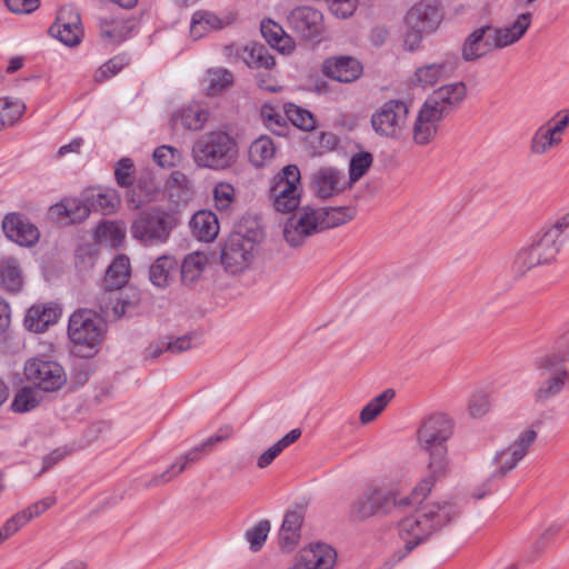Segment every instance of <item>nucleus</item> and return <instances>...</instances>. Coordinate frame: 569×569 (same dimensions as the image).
Segmentation results:
<instances>
[{
	"instance_id": "obj_28",
	"label": "nucleus",
	"mask_w": 569,
	"mask_h": 569,
	"mask_svg": "<svg viewBox=\"0 0 569 569\" xmlns=\"http://www.w3.org/2000/svg\"><path fill=\"white\" fill-rule=\"evenodd\" d=\"M562 244L563 240H557L553 233H547L545 230L529 243L542 266H549L556 261Z\"/></svg>"
},
{
	"instance_id": "obj_6",
	"label": "nucleus",
	"mask_w": 569,
	"mask_h": 569,
	"mask_svg": "<svg viewBox=\"0 0 569 569\" xmlns=\"http://www.w3.org/2000/svg\"><path fill=\"white\" fill-rule=\"evenodd\" d=\"M174 226L173 218L160 209L142 211L131 224V234L144 246L163 243Z\"/></svg>"
},
{
	"instance_id": "obj_22",
	"label": "nucleus",
	"mask_w": 569,
	"mask_h": 569,
	"mask_svg": "<svg viewBox=\"0 0 569 569\" xmlns=\"http://www.w3.org/2000/svg\"><path fill=\"white\" fill-rule=\"evenodd\" d=\"M336 561V550L329 545L318 542L302 548L295 565L300 569H332Z\"/></svg>"
},
{
	"instance_id": "obj_3",
	"label": "nucleus",
	"mask_w": 569,
	"mask_h": 569,
	"mask_svg": "<svg viewBox=\"0 0 569 569\" xmlns=\"http://www.w3.org/2000/svg\"><path fill=\"white\" fill-rule=\"evenodd\" d=\"M191 156L199 168L224 171L234 166L239 157L236 139L223 130L200 136L192 146Z\"/></svg>"
},
{
	"instance_id": "obj_60",
	"label": "nucleus",
	"mask_w": 569,
	"mask_h": 569,
	"mask_svg": "<svg viewBox=\"0 0 569 569\" xmlns=\"http://www.w3.org/2000/svg\"><path fill=\"white\" fill-rule=\"evenodd\" d=\"M154 161L162 168L176 166L182 159L181 152L171 146H160L153 152Z\"/></svg>"
},
{
	"instance_id": "obj_55",
	"label": "nucleus",
	"mask_w": 569,
	"mask_h": 569,
	"mask_svg": "<svg viewBox=\"0 0 569 569\" xmlns=\"http://www.w3.org/2000/svg\"><path fill=\"white\" fill-rule=\"evenodd\" d=\"M288 119L298 128L310 131L316 127L312 113L301 107L291 104L287 111Z\"/></svg>"
},
{
	"instance_id": "obj_50",
	"label": "nucleus",
	"mask_w": 569,
	"mask_h": 569,
	"mask_svg": "<svg viewBox=\"0 0 569 569\" xmlns=\"http://www.w3.org/2000/svg\"><path fill=\"white\" fill-rule=\"evenodd\" d=\"M338 137L332 132H317L309 137V146L313 156H322L337 148Z\"/></svg>"
},
{
	"instance_id": "obj_41",
	"label": "nucleus",
	"mask_w": 569,
	"mask_h": 569,
	"mask_svg": "<svg viewBox=\"0 0 569 569\" xmlns=\"http://www.w3.org/2000/svg\"><path fill=\"white\" fill-rule=\"evenodd\" d=\"M208 258L203 252L196 251L189 253L181 264V280L184 284L191 286L199 280L206 266Z\"/></svg>"
},
{
	"instance_id": "obj_54",
	"label": "nucleus",
	"mask_w": 569,
	"mask_h": 569,
	"mask_svg": "<svg viewBox=\"0 0 569 569\" xmlns=\"http://www.w3.org/2000/svg\"><path fill=\"white\" fill-rule=\"evenodd\" d=\"M260 116L263 121V124L269 130L277 134H281L282 129L286 124V118L277 108L270 104H263L260 110Z\"/></svg>"
},
{
	"instance_id": "obj_8",
	"label": "nucleus",
	"mask_w": 569,
	"mask_h": 569,
	"mask_svg": "<svg viewBox=\"0 0 569 569\" xmlns=\"http://www.w3.org/2000/svg\"><path fill=\"white\" fill-rule=\"evenodd\" d=\"M106 332V322L92 310L74 311L69 319L68 335L71 341L89 349L99 345Z\"/></svg>"
},
{
	"instance_id": "obj_58",
	"label": "nucleus",
	"mask_w": 569,
	"mask_h": 569,
	"mask_svg": "<svg viewBox=\"0 0 569 569\" xmlns=\"http://www.w3.org/2000/svg\"><path fill=\"white\" fill-rule=\"evenodd\" d=\"M64 213L72 222H80L89 217L91 211L90 204L83 199L67 200L62 203Z\"/></svg>"
},
{
	"instance_id": "obj_37",
	"label": "nucleus",
	"mask_w": 569,
	"mask_h": 569,
	"mask_svg": "<svg viewBox=\"0 0 569 569\" xmlns=\"http://www.w3.org/2000/svg\"><path fill=\"white\" fill-rule=\"evenodd\" d=\"M130 277V260L128 257L118 256L106 271L104 287L108 289H121Z\"/></svg>"
},
{
	"instance_id": "obj_42",
	"label": "nucleus",
	"mask_w": 569,
	"mask_h": 569,
	"mask_svg": "<svg viewBox=\"0 0 569 569\" xmlns=\"http://www.w3.org/2000/svg\"><path fill=\"white\" fill-rule=\"evenodd\" d=\"M396 392L393 389H386L380 395L372 398L360 411L359 421L362 425H369L372 422L381 412L386 409V407L395 398Z\"/></svg>"
},
{
	"instance_id": "obj_39",
	"label": "nucleus",
	"mask_w": 569,
	"mask_h": 569,
	"mask_svg": "<svg viewBox=\"0 0 569 569\" xmlns=\"http://www.w3.org/2000/svg\"><path fill=\"white\" fill-rule=\"evenodd\" d=\"M562 142V138L556 136L549 128V124H541L530 139V152L535 156L548 153L551 149L558 147Z\"/></svg>"
},
{
	"instance_id": "obj_26",
	"label": "nucleus",
	"mask_w": 569,
	"mask_h": 569,
	"mask_svg": "<svg viewBox=\"0 0 569 569\" xmlns=\"http://www.w3.org/2000/svg\"><path fill=\"white\" fill-rule=\"evenodd\" d=\"M302 510H288L279 529V547L283 552H291L298 546L301 538V526L303 522Z\"/></svg>"
},
{
	"instance_id": "obj_17",
	"label": "nucleus",
	"mask_w": 569,
	"mask_h": 569,
	"mask_svg": "<svg viewBox=\"0 0 569 569\" xmlns=\"http://www.w3.org/2000/svg\"><path fill=\"white\" fill-rule=\"evenodd\" d=\"M392 492L378 487L368 488L351 507V516L355 519H368L377 513L390 512V499Z\"/></svg>"
},
{
	"instance_id": "obj_30",
	"label": "nucleus",
	"mask_w": 569,
	"mask_h": 569,
	"mask_svg": "<svg viewBox=\"0 0 569 569\" xmlns=\"http://www.w3.org/2000/svg\"><path fill=\"white\" fill-rule=\"evenodd\" d=\"M204 455L199 446L189 450L186 455L181 456L174 463H172L166 471L160 475L153 476L147 483V488L157 487L171 481L176 476L181 473L189 463L197 462L201 456Z\"/></svg>"
},
{
	"instance_id": "obj_7",
	"label": "nucleus",
	"mask_w": 569,
	"mask_h": 569,
	"mask_svg": "<svg viewBox=\"0 0 569 569\" xmlns=\"http://www.w3.org/2000/svg\"><path fill=\"white\" fill-rule=\"evenodd\" d=\"M257 252L258 243L252 237L233 232L221 249L220 261L224 271L234 276L250 268Z\"/></svg>"
},
{
	"instance_id": "obj_52",
	"label": "nucleus",
	"mask_w": 569,
	"mask_h": 569,
	"mask_svg": "<svg viewBox=\"0 0 569 569\" xmlns=\"http://www.w3.org/2000/svg\"><path fill=\"white\" fill-rule=\"evenodd\" d=\"M271 525L269 520H260L252 528L246 531V539L252 551H259L264 545L270 532Z\"/></svg>"
},
{
	"instance_id": "obj_9",
	"label": "nucleus",
	"mask_w": 569,
	"mask_h": 569,
	"mask_svg": "<svg viewBox=\"0 0 569 569\" xmlns=\"http://www.w3.org/2000/svg\"><path fill=\"white\" fill-rule=\"evenodd\" d=\"M538 438L532 427L522 430L507 447L497 451L493 457L495 471L492 478H503L525 459Z\"/></svg>"
},
{
	"instance_id": "obj_48",
	"label": "nucleus",
	"mask_w": 569,
	"mask_h": 569,
	"mask_svg": "<svg viewBox=\"0 0 569 569\" xmlns=\"http://www.w3.org/2000/svg\"><path fill=\"white\" fill-rule=\"evenodd\" d=\"M0 122L2 127L13 126L24 113L26 104L19 100H12L10 98L0 99Z\"/></svg>"
},
{
	"instance_id": "obj_19",
	"label": "nucleus",
	"mask_w": 569,
	"mask_h": 569,
	"mask_svg": "<svg viewBox=\"0 0 569 569\" xmlns=\"http://www.w3.org/2000/svg\"><path fill=\"white\" fill-rule=\"evenodd\" d=\"M347 187L345 173L335 167H321L311 177V189L321 199L339 194Z\"/></svg>"
},
{
	"instance_id": "obj_18",
	"label": "nucleus",
	"mask_w": 569,
	"mask_h": 569,
	"mask_svg": "<svg viewBox=\"0 0 569 569\" xmlns=\"http://www.w3.org/2000/svg\"><path fill=\"white\" fill-rule=\"evenodd\" d=\"M466 93V84L461 81L446 84L435 90L423 104L445 118L462 102Z\"/></svg>"
},
{
	"instance_id": "obj_61",
	"label": "nucleus",
	"mask_w": 569,
	"mask_h": 569,
	"mask_svg": "<svg viewBox=\"0 0 569 569\" xmlns=\"http://www.w3.org/2000/svg\"><path fill=\"white\" fill-rule=\"evenodd\" d=\"M216 206L220 210H226L234 200V188L228 182H219L213 190Z\"/></svg>"
},
{
	"instance_id": "obj_44",
	"label": "nucleus",
	"mask_w": 569,
	"mask_h": 569,
	"mask_svg": "<svg viewBox=\"0 0 569 569\" xmlns=\"http://www.w3.org/2000/svg\"><path fill=\"white\" fill-rule=\"evenodd\" d=\"M274 152L276 147L273 141L267 136H261L251 143L249 148V159L254 167L259 168L271 160Z\"/></svg>"
},
{
	"instance_id": "obj_4",
	"label": "nucleus",
	"mask_w": 569,
	"mask_h": 569,
	"mask_svg": "<svg viewBox=\"0 0 569 569\" xmlns=\"http://www.w3.org/2000/svg\"><path fill=\"white\" fill-rule=\"evenodd\" d=\"M441 19L442 14L437 0H421L409 9L405 17L407 27L405 44L408 49H417L423 36L435 31Z\"/></svg>"
},
{
	"instance_id": "obj_23",
	"label": "nucleus",
	"mask_w": 569,
	"mask_h": 569,
	"mask_svg": "<svg viewBox=\"0 0 569 569\" xmlns=\"http://www.w3.org/2000/svg\"><path fill=\"white\" fill-rule=\"evenodd\" d=\"M442 119V117L422 103L411 127L413 143L420 147L431 143L437 137Z\"/></svg>"
},
{
	"instance_id": "obj_63",
	"label": "nucleus",
	"mask_w": 569,
	"mask_h": 569,
	"mask_svg": "<svg viewBox=\"0 0 569 569\" xmlns=\"http://www.w3.org/2000/svg\"><path fill=\"white\" fill-rule=\"evenodd\" d=\"M123 68V61L121 58H112L104 64H102L94 74L97 82H103L107 79L116 76Z\"/></svg>"
},
{
	"instance_id": "obj_38",
	"label": "nucleus",
	"mask_w": 569,
	"mask_h": 569,
	"mask_svg": "<svg viewBox=\"0 0 569 569\" xmlns=\"http://www.w3.org/2000/svg\"><path fill=\"white\" fill-rule=\"evenodd\" d=\"M178 261L172 256H161L151 266L149 278L152 284L164 288L169 284L173 272L177 270Z\"/></svg>"
},
{
	"instance_id": "obj_12",
	"label": "nucleus",
	"mask_w": 569,
	"mask_h": 569,
	"mask_svg": "<svg viewBox=\"0 0 569 569\" xmlns=\"http://www.w3.org/2000/svg\"><path fill=\"white\" fill-rule=\"evenodd\" d=\"M453 420L445 413H433L426 417L417 430V443L419 448L431 449L448 447L447 442L452 437Z\"/></svg>"
},
{
	"instance_id": "obj_56",
	"label": "nucleus",
	"mask_w": 569,
	"mask_h": 569,
	"mask_svg": "<svg viewBox=\"0 0 569 569\" xmlns=\"http://www.w3.org/2000/svg\"><path fill=\"white\" fill-rule=\"evenodd\" d=\"M101 37L109 42L118 43L126 38V26L120 20H101L100 21Z\"/></svg>"
},
{
	"instance_id": "obj_27",
	"label": "nucleus",
	"mask_w": 569,
	"mask_h": 569,
	"mask_svg": "<svg viewBox=\"0 0 569 569\" xmlns=\"http://www.w3.org/2000/svg\"><path fill=\"white\" fill-rule=\"evenodd\" d=\"M455 70L452 63L448 60H441L419 67L412 77L415 86L429 88L436 86L439 81L450 76Z\"/></svg>"
},
{
	"instance_id": "obj_46",
	"label": "nucleus",
	"mask_w": 569,
	"mask_h": 569,
	"mask_svg": "<svg viewBox=\"0 0 569 569\" xmlns=\"http://www.w3.org/2000/svg\"><path fill=\"white\" fill-rule=\"evenodd\" d=\"M540 266L542 264L538 261L537 256L528 244L517 251L512 262V270L518 277H523L530 270Z\"/></svg>"
},
{
	"instance_id": "obj_5",
	"label": "nucleus",
	"mask_w": 569,
	"mask_h": 569,
	"mask_svg": "<svg viewBox=\"0 0 569 569\" xmlns=\"http://www.w3.org/2000/svg\"><path fill=\"white\" fill-rule=\"evenodd\" d=\"M300 179L296 164L286 166L271 179L269 197L276 211L289 213L298 209L302 192Z\"/></svg>"
},
{
	"instance_id": "obj_45",
	"label": "nucleus",
	"mask_w": 569,
	"mask_h": 569,
	"mask_svg": "<svg viewBox=\"0 0 569 569\" xmlns=\"http://www.w3.org/2000/svg\"><path fill=\"white\" fill-rule=\"evenodd\" d=\"M126 237V228L121 222L106 221L98 226L96 230V239L100 243L110 247L119 246Z\"/></svg>"
},
{
	"instance_id": "obj_14",
	"label": "nucleus",
	"mask_w": 569,
	"mask_h": 569,
	"mask_svg": "<svg viewBox=\"0 0 569 569\" xmlns=\"http://www.w3.org/2000/svg\"><path fill=\"white\" fill-rule=\"evenodd\" d=\"M320 232L316 209L306 206L292 213L283 224V238L293 248L300 247L306 239Z\"/></svg>"
},
{
	"instance_id": "obj_40",
	"label": "nucleus",
	"mask_w": 569,
	"mask_h": 569,
	"mask_svg": "<svg viewBox=\"0 0 569 569\" xmlns=\"http://www.w3.org/2000/svg\"><path fill=\"white\" fill-rule=\"evenodd\" d=\"M84 200L90 204L91 210L101 211L104 214L114 212L119 204V197L114 190L91 189L84 193Z\"/></svg>"
},
{
	"instance_id": "obj_21",
	"label": "nucleus",
	"mask_w": 569,
	"mask_h": 569,
	"mask_svg": "<svg viewBox=\"0 0 569 569\" xmlns=\"http://www.w3.org/2000/svg\"><path fill=\"white\" fill-rule=\"evenodd\" d=\"M428 457V477L421 480L415 488V495H428L435 481L439 478L445 477L450 469V460L448 457V447H439L431 449H422Z\"/></svg>"
},
{
	"instance_id": "obj_16",
	"label": "nucleus",
	"mask_w": 569,
	"mask_h": 569,
	"mask_svg": "<svg viewBox=\"0 0 569 569\" xmlns=\"http://www.w3.org/2000/svg\"><path fill=\"white\" fill-rule=\"evenodd\" d=\"M489 30L490 24H483L466 36L460 46L461 59L465 62H477L497 50Z\"/></svg>"
},
{
	"instance_id": "obj_53",
	"label": "nucleus",
	"mask_w": 569,
	"mask_h": 569,
	"mask_svg": "<svg viewBox=\"0 0 569 569\" xmlns=\"http://www.w3.org/2000/svg\"><path fill=\"white\" fill-rule=\"evenodd\" d=\"M126 199L130 209L138 210L152 200V191L146 184L139 182L128 189Z\"/></svg>"
},
{
	"instance_id": "obj_1",
	"label": "nucleus",
	"mask_w": 569,
	"mask_h": 569,
	"mask_svg": "<svg viewBox=\"0 0 569 569\" xmlns=\"http://www.w3.org/2000/svg\"><path fill=\"white\" fill-rule=\"evenodd\" d=\"M569 331L559 340L558 347L535 361L537 383L532 390V401L546 406L558 398L569 387Z\"/></svg>"
},
{
	"instance_id": "obj_47",
	"label": "nucleus",
	"mask_w": 569,
	"mask_h": 569,
	"mask_svg": "<svg viewBox=\"0 0 569 569\" xmlns=\"http://www.w3.org/2000/svg\"><path fill=\"white\" fill-rule=\"evenodd\" d=\"M208 93L218 94L233 82V76L227 69H211L207 72L206 79Z\"/></svg>"
},
{
	"instance_id": "obj_10",
	"label": "nucleus",
	"mask_w": 569,
	"mask_h": 569,
	"mask_svg": "<svg viewBox=\"0 0 569 569\" xmlns=\"http://www.w3.org/2000/svg\"><path fill=\"white\" fill-rule=\"evenodd\" d=\"M24 376L34 387L46 392L57 391L67 382L66 372L58 362L41 358L26 362Z\"/></svg>"
},
{
	"instance_id": "obj_59",
	"label": "nucleus",
	"mask_w": 569,
	"mask_h": 569,
	"mask_svg": "<svg viewBox=\"0 0 569 569\" xmlns=\"http://www.w3.org/2000/svg\"><path fill=\"white\" fill-rule=\"evenodd\" d=\"M134 164L130 158H122L114 169L116 181L120 187L130 188L133 184Z\"/></svg>"
},
{
	"instance_id": "obj_36",
	"label": "nucleus",
	"mask_w": 569,
	"mask_h": 569,
	"mask_svg": "<svg viewBox=\"0 0 569 569\" xmlns=\"http://www.w3.org/2000/svg\"><path fill=\"white\" fill-rule=\"evenodd\" d=\"M209 117L207 109L199 103H192L180 108L173 116L172 121L181 122V126L188 130H200L206 124Z\"/></svg>"
},
{
	"instance_id": "obj_35",
	"label": "nucleus",
	"mask_w": 569,
	"mask_h": 569,
	"mask_svg": "<svg viewBox=\"0 0 569 569\" xmlns=\"http://www.w3.org/2000/svg\"><path fill=\"white\" fill-rule=\"evenodd\" d=\"M261 33L266 41L281 53H290L295 49L292 38L282 27L271 20L261 22Z\"/></svg>"
},
{
	"instance_id": "obj_25",
	"label": "nucleus",
	"mask_w": 569,
	"mask_h": 569,
	"mask_svg": "<svg viewBox=\"0 0 569 569\" xmlns=\"http://www.w3.org/2000/svg\"><path fill=\"white\" fill-rule=\"evenodd\" d=\"M322 72L328 78L348 83L360 77L362 67L360 62L352 57H335L325 60L322 63Z\"/></svg>"
},
{
	"instance_id": "obj_62",
	"label": "nucleus",
	"mask_w": 569,
	"mask_h": 569,
	"mask_svg": "<svg viewBox=\"0 0 569 569\" xmlns=\"http://www.w3.org/2000/svg\"><path fill=\"white\" fill-rule=\"evenodd\" d=\"M560 530L561 526L558 523H553L547 527L531 546V553L538 556L541 551H543L547 546L559 535Z\"/></svg>"
},
{
	"instance_id": "obj_24",
	"label": "nucleus",
	"mask_w": 569,
	"mask_h": 569,
	"mask_svg": "<svg viewBox=\"0 0 569 569\" xmlns=\"http://www.w3.org/2000/svg\"><path fill=\"white\" fill-rule=\"evenodd\" d=\"M531 24V13H520L516 20L503 27H493L490 24L496 49L500 50L518 42L527 32Z\"/></svg>"
},
{
	"instance_id": "obj_29",
	"label": "nucleus",
	"mask_w": 569,
	"mask_h": 569,
	"mask_svg": "<svg viewBox=\"0 0 569 569\" xmlns=\"http://www.w3.org/2000/svg\"><path fill=\"white\" fill-rule=\"evenodd\" d=\"M127 302L121 298L118 289H108L98 298L99 315L104 322L118 320L126 313Z\"/></svg>"
},
{
	"instance_id": "obj_64",
	"label": "nucleus",
	"mask_w": 569,
	"mask_h": 569,
	"mask_svg": "<svg viewBox=\"0 0 569 569\" xmlns=\"http://www.w3.org/2000/svg\"><path fill=\"white\" fill-rule=\"evenodd\" d=\"M27 522H29V521L23 516V513L20 511L18 513L13 515L11 518H9L4 522V525L0 528V532L7 540L11 536H13L16 532H18Z\"/></svg>"
},
{
	"instance_id": "obj_2",
	"label": "nucleus",
	"mask_w": 569,
	"mask_h": 569,
	"mask_svg": "<svg viewBox=\"0 0 569 569\" xmlns=\"http://www.w3.org/2000/svg\"><path fill=\"white\" fill-rule=\"evenodd\" d=\"M457 516L456 507L450 502H433L423 506L416 513L399 521L398 533L403 541V548L393 553L400 561L418 545L425 542L435 532L449 525Z\"/></svg>"
},
{
	"instance_id": "obj_34",
	"label": "nucleus",
	"mask_w": 569,
	"mask_h": 569,
	"mask_svg": "<svg viewBox=\"0 0 569 569\" xmlns=\"http://www.w3.org/2000/svg\"><path fill=\"white\" fill-rule=\"evenodd\" d=\"M320 232L351 221L356 216L353 207H329L316 209Z\"/></svg>"
},
{
	"instance_id": "obj_11",
	"label": "nucleus",
	"mask_w": 569,
	"mask_h": 569,
	"mask_svg": "<svg viewBox=\"0 0 569 569\" xmlns=\"http://www.w3.org/2000/svg\"><path fill=\"white\" fill-rule=\"evenodd\" d=\"M409 107L401 100L385 102L372 116L375 131L387 138H399L406 127Z\"/></svg>"
},
{
	"instance_id": "obj_32",
	"label": "nucleus",
	"mask_w": 569,
	"mask_h": 569,
	"mask_svg": "<svg viewBox=\"0 0 569 569\" xmlns=\"http://www.w3.org/2000/svg\"><path fill=\"white\" fill-rule=\"evenodd\" d=\"M59 315V310L54 307L33 306L26 315L24 326L30 331L43 332L50 325L57 322Z\"/></svg>"
},
{
	"instance_id": "obj_49",
	"label": "nucleus",
	"mask_w": 569,
	"mask_h": 569,
	"mask_svg": "<svg viewBox=\"0 0 569 569\" xmlns=\"http://www.w3.org/2000/svg\"><path fill=\"white\" fill-rule=\"evenodd\" d=\"M491 399L483 390L475 391L468 399L467 411L472 419H481L490 412Z\"/></svg>"
},
{
	"instance_id": "obj_31",
	"label": "nucleus",
	"mask_w": 569,
	"mask_h": 569,
	"mask_svg": "<svg viewBox=\"0 0 569 569\" xmlns=\"http://www.w3.org/2000/svg\"><path fill=\"white\" fill-rule=\"evenodd\" d=\"M190 228L194 237L203 241H212L219 232L217 216L207 210L198 211L190 220Z\"/></svg>"
},
{
	"instance_id": "obj_20",
	"label": "nucleus",
	"mask_w": 569,
	"mask_h": 569,
	"mask_svg": "<svg viewBox=\"0 0 569 569\" xmlns=\"http://www.w3.org/2000/svg\"><path fill=\"white\" fill-rule=\"evenodd\" d=\"M4 234L11 241L22 246L31 247L39 240L38 228L20 213H8L2 221Z\"/></svg>"
},
{
	"instance_id": "obj_51",
	"label": "nucleus",
	"mask_w": 569,
	"mask_h": 569,
	"mask_svg": "<svg viewBox=\"0 0 569 569\" xmlns=\"http://www.w3.org/2000/svg\"><path fill=\"white\" fill-rule=\"evenodd\" d=\"M372 161V154L367 151L358 152L351 157L349 164V186L357 182L366 174Z\"/></svg>"
},
{
	"instance_id": "obj_43",
	"label": "nucleus",
	"mask_w": 569,
	"mask_h": 569,
	"mask_svg": "<svg viewBox=\"0 0 569 569\" xmlns=\"http://www.w3.org/2000/svg\"><path fill=\"white\" fill-rule=\"evenodd\" d=\"M222 27V21L213 13L197 11L193 13L190 24V34L194 40L201 39L211 30Z\"/></svg>"
},
{
	"instance_id": "obj_57",
	"label": "nucleus",
	"mask_w": 569,
	"mask_h": 569,
	"mask_svg": "<svg viewBox=\"0 0 569 569\" xmlns=\"http://www.w3.org/2000/svg\"><path fill=\"white\" fill-rule=\"evenodd\" d=\"M38 405L37 392L30 387H24L16 395L11 405L14 412H27Z\"/></svg>"
},
{
	"instance_id": "obj_15",
	"label": "nucleus",
	"mask_w": 569,
	"mask_h": 569,
	"mask_svg": "<svg viewBox=\"0 0 569 569\" xmlns=\"http://www.w3.org/2000/svg\"><path fill=\"white\" fill-rule=\"evenodd\" d=\"M49 32L64 46L77 47L83 37L80 13L72 6L62 7Z\"/></svg>"
},
{
	"instance_id": "obj_33",
	"label": "nucleus",
	"mask_w": 569,
	"mask_h": 569,
	"mask_svg": "<svg viewBox=\"0 0 569 569\" xmlns=\"http://www.w3.org/2000/svg\"><path fill=\"white\" fill-rule=\"evenodd\" d=\"M0 284L8 292H19L23 286L21 268L16 258H0Z\"/></svg>"
},
{
	"instance_id": "obj_13",
	"label": "nucleus",
	"mask_w": 569,
	"mask_h": 569,
	"mask_svg": "<svg viewBox=\"0 0 569 569\" xmlns=\"http://www.w3.org/2000/svg\"><path fill=\"white\" fill-rule=\"evenodd\" d=\"M288 26L299 38L320 41L326 32L323 14L311 6L293 8L288 16Z\"/></svg>"
}]
</instances>
